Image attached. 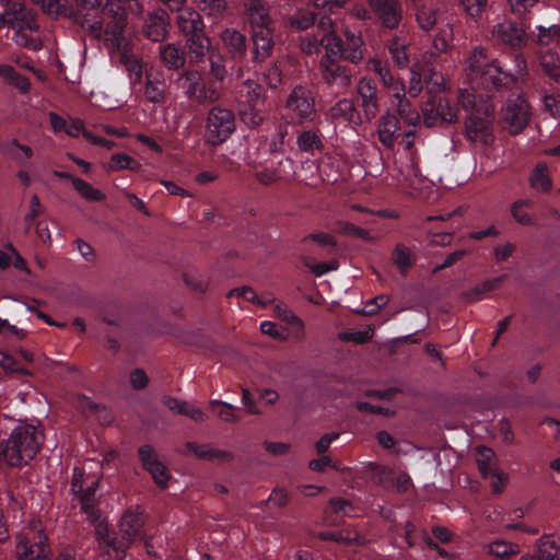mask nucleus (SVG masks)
<instances>
[{"label": "nucleus", "instance_id": "338daca9", "mask_svg": "<svg viewBox=\"0 0 560 560\" xmlns=\"http://www.w3.org/2000/svg\"><path fill=\"white\" fill-rule=\"evenodd\" d=\"M465 13L477 21L487 5L488 0H458Z\"/></svg>", "mask_w": 560, "mask_h": 560}, {"label": "nucleus", "instance_id": "ea45409f", "mask_svg": "<svg viewBox=\"0 0 560 560\" xmlns=\"http://www.w3.org/2000/svg\"><path fill=\"white\" fill-rule=\"evenodd\" d=\"M487 551L495 558L508 559L520 552V546L511 541L497 539L488 544Z\"/></svg>", "mask_w": 560, "mask_h": 560}, {"label": "nucleus", "instance_id": "72a5a7b5", "mask_svg": "<svg viewBox=\"0 0 560 560\" xmlns=\"http://www.w3.org/2000/svg\"><path fill=\"white\" fill-rule=\"evenodd\" d=\"M178 88L183 89L189 97L205 100L200 89V74L198 72H186L177 79Z\"/></svg>", "mask_w": 560, "mask_h": 560}, {"label": "nucleus", "instance_id": "4be33fe9", "mask_svg": "<svg viewBox=\"0 0 560 560\" xmlns=\"http://www.w3.org/2000/svg\"><path fill=\"white\" fill-rule=\"evenodd\" d=\"M187 448L195 454L198 458L214 462V463H230L234 458L233 452L214 446L212 444H194L189 443Z\"/></svg>", "mask_w": 560, "mask_h": 560}, {"label": "nucleus", "instance_id": "a19ab883", "mask_svg": "<svg viewBox=\"0 0 560 560\" xmlns=\"http://www.w3.org/2000/svg\"><path fill=\"white\" fill-rule=\"evenodd\" d=\"M183 280L187 287L199 293L205 292L209 284L208 277L194 267H189L183 272Z\"/></svg>", "mask_w": 560, "mask_h": 560}, {"label": "nucleus", "instance_id": "3c124183", "mask_svg": "<svg viewBox=\"0 0 560 560\" xmlns=\"http://www.w3.org/2000/svg\"><path fill=\"white\" fill-rule=\"evenodd\" d=\"M322 46H324L326 49L325 56L331 57L339 55L343 57V43L334 32L322 34Z\"/></svg>", "mask_w": 560, "mask_h": 560}, {"label": "nucleus", "instance_id": "4468645a", "mask_svg": "<svg viewBox=\"0 0 560 560\" xmlns=\"http://www.w3.org/2000/svg\"><path fill=\"white\" fill-rule=\"evenodd\" d=\"M319 71L323 80L328 85L348 88L351 84L352 74L347 67L338 63L330 56H324L319 62Z\"/></svg>", "mask_w": 560, "mask_h": 560}, {"label": "nucleus", "instance_id": "4c0bfd02", "mask_svg": "<svg viewBox=\"0 0 560 560\" xmlns=\"http://www.w3.org/2000/svg\"><path fill=\"white\" fill-rule=\"evenodd\" d=\"M475 454L479 471L483 477H488L498 467L494 452L486 446H477Z\"/></svg>", "mask_w": 560, "mask_h": 560}, {"label": "nucleus", "instance_id": "49530a36", "mask_svg": "<svg viewBox=\"0 0 560 560\" xmlns=\"http://www.w3.org/2000/svg\"><path fill=\"white\" fill-rule=\"evenodd\" d=\"M259 104L245 103L241 104L240 116L242 121L250 127H257L262 121L261 110L257 107Z\"/></svg>", "mask_w": 560, "mask_h": 560}, {"label": "nucleus", "instance_id": "c85d7f7f", "mask_svg": "<svg viewBox=\"0 0 560 560\" xmlns=\"http://www.w3.org/2000/svg\"><path fill=\"white\" fill-rule=\"evenodd\" d=\"M178 11L177 24L186 36L202 32L203 23L196 10L192 8H180Z\"/></svg>", "mask_w": 560, "mask_h": 560}, {"label": "nucleus", "instance_id": "2eb2a0df", "mask_svg": "<svg viewBox=\"0 0 560 560\" xmlns=\"http://www.w3.org/2000/svg\"><path fill=\"white\" fill-rule=\"evenodd\" d=\"M287 106L301 120H313L315 117V102L305 88H295L287 101Z\"/></svg>", "mask_w": 560, "mask_h": 560}, {"label": "nucleus", "instance_id": "bf43d9fd", "mask_svg": "<svg viewBox=\"0 0 560 560\" xmlns=\"http://www.w3.org/2000/svg\"><path fill=\"white\" fill-rule=\"evenodd\" d=\"M389 52L392 55L394 62L398 67L404 68L407 66V63L409 61V56L407 52V45L405 42L397 39V38L394 39L389 44Z\"/></svg>", "mask_w": 560, "mask_h": 560}, {"label": "nucleus", "instance_id": "e2e57ef3", "mask_svg": "<svg viewBox=\"0 0 560 560\" xmlns=\"http://www.w3.org/2000/svg\"><path fill=\"white\" fill-rule=\"evenodd\" d=\"M410 82L408 88V93L411 97H417L421 93L422 85V67L420 63L412 65L410 69Z\"/></svg>", "mask_w": 560, "mask_h": 560}, {"label": "nucleus", "instance_id": "4d7b16f0", "mask_svg": "<svg viewBox=\"0 0 560 560\" xmlns=\"http://www.w3.org/2000/svg\"><path fill=\"white\" fill-rule=\"evenodd\" d=\"M536 43L541 46H548L555 42L560 40V26L552 24L548 27L537 26Z\"/></svg>", "mask_w": 560, "mask_h": 560}, {"label": "nucleus", "instance_id": "37998d69", "mask_svg": "<svg viewBox=\"0 0 560 560\" xmlns=\"http://www.w3.org/2000/svg\"><path fill=\"white\" fill-rule=\"evenodd\" d=\"M362 44H363V42L360 36L355 35L353 33L346 32V46L343 45V47H345L343 58L353 63H357L360 60H362V58H363V52L361 49Z\"/></svg>", "mask_w": 560, "mask_h": 560}, {"label": "nucleus", "instance_id": "c03bdc74", "mask_svg": "<svg viewBox=\"0 0 560 560\" xmlns=\"http://www.w3.org/2000/svg\"><path fill=\"white\" fill-rule=\"evenodd\" d=\"M393 105L396 107L399 116L410 126L416 128L420 124V115L417 109L412 108L406 95L395 101Z\"/></svg>", "mask_w": 560, "mask_h": 560}, {"label": "nucleus", "instance_id": "0eeeda50", "mask_svg": "<svg viewBox=\"0 0 560 560\" xmlns=\"http://www.w3.org/2000/svg\"><path fill=\"white\" fill-rule=\"evenodd\" d=\"M101 474L90 476L85 471V466L73 469L71 492L78 498L82 511L89 513L97 503L96 489L98 487Z\"/></svg>", "mask_w": 560, "mask_h": 560}, {"label": "nucleus", "instance_id": "f03ea898", "mask_svg": "<svg viewBox=\"0 0 560 560\" xmlns=\"http://www.w3.org/2000/svg\"><path fill=\"white\" fill-rule=\"evenodd\" d=\"M113 36L106 38L110 45L112 59L118 61L125 67L130 83L132 85L141 83L143 71L148 68L147 65L138 58L131 49V37L129 34L120 35L119 25L113 32Z\"/></svg>", "mask_w": 560, "mask_h": 560}, {"label": "nucleus", "instance_id": "864d4df0", "mask_svg": "<svg viewBox=\"0 0 560 560\" xmlns=\"http://www.w3.org/2000/svg\"><path fill=\"white\" fill-rule=\"evenodd\" d=\"M532 203L529 200H517L511 206V214L522 225H532L533 218L528 212Z\"/></svg>", "mask_w": 560, "mask_h": 560}, {"label": "nucleus", "instance_id": "aec40b11", "mask_svg": "<svg viewBox=\"0 0 560 560\" xmlns=\"http://www.w3.org/2000/svg\"><path fill=\"white\" fill-rule=\"evenodd\" d=\"M143 524L142 511L140 509H130L121 517L119 532L122 538L129 544L141 537Z\"/></svg>", "mask_w": 560, "mask_h": 560}, {"label": "nucleus", "instance_id": "423d86ee", "mask_svg": "<svg viewBox=\"0 0 560 560\" xmlns=\"http://www.w3.org/2000/svg\"><path fill=\"white\" fill-rule=\"evenodd\" d=\"M235 131L234 114L225 108L214 107L207 117L206 141L212 145L225 142Z\"/></svg>", "mask_w": 560, "mask_h": 560}, {"label": "nucleus", "instance_id": "ddd939ff", "mask_svg": "<svg viewBox=\"0 0 560 560\" xmlns=\"http://www.w3.org/2000/svg\"><path fill=\"white\" fill-rule=\"evenodd\" d=\"M492 38L510 47H522L526 43V33L523 27L510 19H503L493 25Z\"/></svg>", "mask_w": 560, "mask_h": 560}, {"label": "nucleus", "instance_id": "5701e85b", "mask_svg": "<svg viewBox=\"0 0 560 560\" xmlns=\"http://www.w3.org/2000/svg\"><path fill=\"white\" fill-rule=\"evenodd\" d=\"M275 315L290 325V336L295 341H302L305 338L304 323L283 302L275 303Z\"/></svg>", "mask_w": 560, "mask_h": 560}, {"label": "nucleus", "instance_id": "393cba45", "mask_svg": "<svg viewBox=\"0 0 560 560\" xmlns=\"http://www.w3.org/2000/svg\"><path fill=\"white\" fill-rule=\"evenodd\" d=\"M492 59L487 57V51L483 47H475L466 59L465 74L471 82L478 81L483 69L491 63Z\"/></svg>", "mask_w": 560, "mask_h": 560}, {"label": "nucleus", "instance_id": "9b49d317", "mask_svg": "<svg viewBox=\"0 0 560 560\" xmlns=\"http://www.w3.org/2000/svg\"><path fill=\"white\" fill-rule=\"evenodd\" d=\"M2 19L4 25L13 31L28 30L31 33L38 31L34 13L21 2H10L2 12Z\"/></svg>", "mask_w": 560, "mask_h": 560}, {"label": "nucleus", "instance_id": "13d9d810", "mask_svg": "<svg viewBox=\"0 0 560 560\" xmlns=\"http://www.w3.org/2000/svg\"><path fill=\"white\" fill-rule=\"evenodd\" d=\"M28 33H31L28 30L14 31L12 39L16 45L21 47H26L35 51L39 50L42 48V42L39 37L28 35Z\"/></svg>", "mask_w": 560, "mask_h": 560}, {"label": "nucleus", "instance_id": "603ef678", "mask_svg": "<svg viewBox=\"0 0 560 560\" xmlns=\"http://www.w3.org/2000/svg\"><path fill=\"white\" fill-rule=\"evenodd\" d=\"M189 51L195 58L203 57L210 47V40L202 32L188 36Z\"/></svg>", "mask_w": 560, "mask_h": 560}, {"label": "nucleus", "instance_id": "dca6fc26", "mask_svg": "<svg viewBox=\"0 0 560 560\" xmlns=\"http://www.w3.org/2000/svg\"><path fill=\"white\" fill-rule=\"evenodd\" d=\"M520 560H560V541L552 534L540 536L533 553H526Z\"/></svg>", "mask_w": 560, "mask_h": 560}, {"label": "nucleus", "instance_id": "79ce46f5", "mask_svg": "<svg viewBox=\"0 0 560 560\" xmlns=\"http://www.w3.org/2000/svg\"><path fill=\"white\" fill-rule=\"evenodd\" d=\"M0 78L22 93L30 90V81L25 77L19 75L10 65H0Z\"/></svg>", "mask_w": 560, "mask_h": 560}, {"label": "nucleus", "instance_id": "f257e3e1", "mask_svg": "<svg viewBox=\"0 0 560 560\" xmlns=\"http://www.w3.org/2000/svg\"><path fill=\"white\" fill-rule=\"evenodd\" d=\"M44 442L42 430L28 423L18 424L7 441L0 442V462L9 466L27 464Z\"/></svg>", "mask_w": 560, "mask_h": 560}, {"label": "nucleus", "instance_id": "2f4dec72", "mask_svg": "<svg viewBox=\"0 0 560 560\" xmlns=\"http://www.w3.org/2000/svg\"><path fill=\"white\" fill-rule=\"evenodd\" d=\"M160 57L168 69H179L185 63V54L177 44H166L160 46Z\"/></svg>", "mask_w": 560, "mask_h": 560}, {"label": "nucleus", "instance_id": "412c9836", "mask_svg": "<svg viewBox=\"0 0 560 560\" xmlns=\"http://www.w3.org/2000/svg\"><path fill=\"white\" fill-rule=\"evenodd\" d=\"M370 3L384 26L394 28L401 19V10L397 0H370Z\"/></svg>", "mask_w": 560, "mask_h": 560}, {"label": "nucleus", "instance_id": "bb28decb", "mask_svg": "<svg viewBox=\"0 0 560 560\" xmlns=\"http://www.w3.org/2000/svg\"><path fill=\"white\" fill-rule=\"evenodd\" d=\"M144 96L151 103H161L166 93L165 80L155 73L154 69H145Z\"/></svg>", "mask_w": 560, "mask_h": 560}, {"label": "nucleus", "instance_id": "a878e982", "mask_svg": "<svg viewBox=\"0 0 560 560\" xmlns=\"http://www.w3.org/2000/svg\"><path fill=\"white\" fill-rule=\"evenodd\" d=\"M167 27L168 22L166 13L163 11L154 12L147 18L143 24V32L152 42H160L166 37Z\"/></svg>", "mask_w": 560, "mask_h": 560}, {"label": "nucleus", "instance_id": "6e6d98bb", "mask_svg": "<svg viewBox=\"0 0 560 560\" xmlns=\"http://www.w3.org/2000/svg\"><path fill=\"white\" fill-rule=\"evenodd\" d=\"M429 91L432 93L444 92L451 89L450 81L444 77L443 73L430 69L429 74L425 77Z\"/></svg>", "mask_w": 560, "mask_h": 560}, {"label": "nucleus", "instance_id": "f3484780", "mask_svg": "<svg viewBox=\"0 0 560 560\" xmlns=\"http://www.w3.org/2000/svg\"><path fill=\"white\" fill-rule=\"evenodd\" d=\"M361 107L368 119H373L378 112L377 88L372 79L361 78L357 84Z\"/></svg>", "mask_w": 560, "mask_h": 560}, {"label": "nucleus", "instance_id": "c756f323", "mask_svg": "<svg viewBox=\"0 0 560 560\" xmlns=\"http://www.w3.org/2000/svg\"><path fill=\"white\" fill-rule=\"evenodd\" d=\"M330 116L332 119L340 120L346 124H359L361 121L360 114L354 103L349 98L339 100L331 108Z\"/></svg>", "mask_w": 560, "mask_h": 560}, {"label": "nucleus", "instance_id": "cd10ccee", "mask_svg": "<svg viewBox=\"0 0 560 560\" xmlns=\"http://www.w3.org/2000/svg\"><path fill=\"white\" fill-rule=\"evenodd\" d=\"M478 81L499 89L512 82V74H510L508 71H504L498 60L492 59L491 63H489L487 68L483 69V72L481 73Z\"/></svg>", "mask_w": 560, "mask_h": 560}, {"label": "nucleus", "instance_id": "a18cd8bd", "mask_svg": "<svg viewBox=\"0 0 560 560\" xmlns=\"http://www.w3.org/2000/svg\"><path fill=\"white\" fill-rule=\"evenodd\" d=\"M72 186L75 191L88 201H102L105 199V195L101 190L94 188L80 177L72 179Z\"/></svg>", "mask_w": 560, "mask_h": 560}, {"label": "nucleus", "instance_id": "1a4fd4ad", "mask_svg": "<svg viewBox=\"0 0 560 560\" xmlns=\"http://www.w3.org/2000/svg\"><path fill=\"white\" fill-rule=\"evenodd\" d=\"M424 124L434 127L458 120V109L446 97L432 98L422 109Z\"/></svg>", "mask_w": 560, "mask_h": 560}, {"label": "nucleus", "instance_id": "6e6552de", "mask_svg": "<svg viewBox=\"0 0 560 560\" xmlns=\"http://www.w3.org/2000/svg\"><path fill=\"white\" fill-rule=\"evenodd\" d=\"M502 120L511 135L521 133L530 119V108L523 95H513L501 109Z\"/></svg>", "mask_w": 560, "mask_h": 560}, {"label": "nucleus", "instance_id": "774afa93", "mask_svg": "<svg viewBox=\"0 0 560 560\" xmlns=\"http://www.w3.org/2000/svg\"><path fill=\"white\" fill-rule=\"evenodd\" d=\"M544 109L553 118H560V94H546L542 98Z\"/></svg>", "mask_w": 560, "mask_h": 560}, {"label": "nucleus", "instance_id": "052dcab7", "mask_svg": "<svg viewBox=\"0 0 560 560\" xmlns=\"http://www.w3.org/2000/svg\"><path fill=\"white\" fill-rule=\"evenodd\" d=\"M296 144L300 150L308 152L319 149L322 140L316 132L304 131L298 137Z\"/></svg>", "mask_w": 560, "mask_h": 560}, {"label": "nucleus", "instance_id": "c9c22d12", "mask_svg": "<svg viewBox=\"0 0 560 560\" xmlns=\"http://www.w3.org/2000/svg\"><path fill=\"white\" fill-rule=\"evenodd\" d=\"M392 260L397 269L405 273L413 265L416 255L408 246L397 244L393 250Z\"/></svg>", "mask_w": 560, "mask_h": 560}, {"label": "nucleus", "instance_id": "b1692460", "mask_svg": "<svg viewBox=\"0 0 560 560\" xmlns=\"http://www.w3.org/2000/svg\"><path fill=\"white\" fill-rule=\"evenodd\" d=\"M246 14L253 32L269 28V9L262 0H249Z\"/></svg>", "mask_w": 560, "mask_h": 560}, {"label": "nucleus", "instance_id": "a211bd4d", "mask_svg": "<svg viewBox=\"0 0 560 560\" xmlns=\"http://www.w3.org/2000/svg\"><path fill=\"white\" fill-rule=\"evenodd\" d=\"M293 174V161L289 158L279 161L277 166H266L255 171V178L264 184L270 185L279 180H287Z\"/></svg>", "mask_w": 560, "mask_h": 560}, {"label": "nucleus", "instance_id": "0e129e2a", "mask_svg": "<svg viewBox=\"0 0 560 560\" xmlns=\"http://www.w3.org/2000/svg\"><path fill=\"white\" fill-rule=\"evenodd\" d=\"M7 151L12 155V158L19 164H24L25 161L27 159L32 158V155H33L32 148H30L27 145H23V144L19 143L16 140H12L9 143Z\"/></svg>", "mask_w": 560, "mask_h": 560}, {"label": "nucleus", "instance_id": "20e7f679", "mask_svg": "<svg viewBox=\"0 0 560 560\" xmlns=\"http://www.w3.org/2000/svg\"><path fill=\"white\" fill-rule=\"evenodd\" d=\"M401 190L410 197L421 200L430 199L434 192V184L422 176L418 168V160L411 155L407 161L398 159Z\"/></svg>", "mask_w": 560, "mask_h": 560}, {"label": "nucleus", "instance_id": "f704fd0d", "mask_svg": "<svg viewBox=\"0 0 560 560\" xmlns=\"http://www.w3.org/2000/svg\"><path fill=\"white\" fill-rule=\"evenodd\" d=\"M539 63L545 73L560 83V57L556 51L546 50L539 55Z\"/></svg>", "mask_w": 560, "mask_h": 560}, {"label": "nucleus", "instance_id": "69168bd1", "mask_svg": "<svg viewBox=\"0 0 560 560\" xmlns=\"http://www.w3.org/2000/svg\"><path fill=\"white\" fill-rule=\"evenodd\" d=\"M370 65L372 70L378 74L380 80L385 88L393 85V83H395L398 80L392 74L388 67L384 65L381 60L372 59L370 61Z\"/></svg>", "mask_w": 560, "mask_h": 560}, {"label": "nucleus", "instance_id": "473e14b6", "mask_svg": "<svg viewBox=\"0 0 560 560\" xmlns=\"http://www.w3.org/2000/svg\"><path fill=\"white\" fill-rule=\"evenodd\" d=\"M504 278V276H501L477 284L464 293V299L470 303L485 299L488 292L498 289L501 285Z\"/></svg>", "mask_w": 560, "mask_h": 560}, {"label": "nucleus", "instance_id": "6ab92c4d", "mask_svg": "<svg viewBox=\"0 0 560 560\" xmlns=\"http://www.w3.org/2000/svg\"><path fill=\"white\" fill-rule=\"evenodd\" d=\"M95 534L100 548L107 556L108 560H122L125 546L110 538L107 523L100 521L95 525Z\"/></svg>", "mask_w": 560, "mask_h": 560}, {"label": "nucleus", "instance_id": "8fccbe9b", "mask_svg": "<svg viewBox=\"0 0 560 560\" xmlns=\"http://www.w3.org/2000/svg\"><path fill=\"white\" fill-rule=\"evenodd\" d=\"M458 103L463 109L470 113H477L480 104H489V102L477 97L475 93L468 89H460L457 96Z\"/></svg>", "mask_w": 560, "mask_h": 560}, {"label": "nucleus", "instance_id": "39448f33", "mask_svg": "<svg viewBox=\"0 0 560 560\" xmlns=\"http://www.w3.org/2000/svg\"><path fill=\"white\" fill-rule=\"evenodd\" d=\"M50 552L47 537L39 528V524H34L28 533L16 536L15 557L18 560H47Z\"/></svg>", "mask_w": 560, "mask_h": 560}, {"label": "nucleus", "instance_id": "7c9ffc66", "mask_svg": "<svg viewBox=\"0 0 560 560\" xmlns=\"http://www.w3.org/2000/svg\"><path fill=\"white\" fill-rule=\"evenodd\" d=\"M252 38L257 59H265L270 56L273 48V37L270 28L253 32Z\"/></svg>", "mask_w": 560, "mask_h": 560}, {"label": "nucleus", "instance_id": "680f3d73", "mask_svg": "<svg viewBox=\"0 0 560 560\" xmlns=\"http://www.w3.org/2000/svg\"><path fill=\"white\" fill-rule=\"evenodd\" d=\"M300 48L306 55H317L322 48V34H306L300 39Z\"/></svg>", "mask_w": 560, "mask_h": 560}, {"label": "nucleus", "instance_id": "58836bf2", "mask_svg": "<svg viewBox=\"0 0 560 560\" xmlns=\"http://www.w3.org/2000/svg\"><path fill=\"white\" fill-rule=\"evenodd\" d=\"M397 125L398 121L395 116L387 114L381 117L377 132L380 141L384 145L390 147L394 143Z\"/></svg>", "mask_w": 560, "mask_h": 560}, {"label": "nucleus", "instance_id": "5fc2aeb1", "mask_svg": "<svg viewBox=\"0 0 560 560\" xmlns=\"http://www.w3.org/2000/svg\"><path fill=\"white\" fill-rule=\"evenodd\" d=\"M221 38L228 49L233 52H241L245 48V37L240 32L235 30H225Z\"/></svg>", "mask_w": 560, "mask_h": 560}, {"label": "nucleus", "instance_id": "de8ad7c7", "mask_svg": "<svg viewBox=\"0 0 560 560\" xmlns=\"http://www.w3.org/2000/svg\"><path fill=\"white\" fill-rule=\"evenodd\" d=\"M91 103L93 106L104 110H113L120 107L124 101L114 98L112 95L104 91H92Z\"/></svg>", "mask_w": 560, "mask_h": 560}, {"label": "nucleus", "instance_id": "9d476101", "mask_svg": "<svg viewBox=\"0 0 560 560\" xmlns=\"http://www.w3.org/2000/svg\"><path fill=\"white\" fill-rule=\"evenodd\" d=\"M138 5L137 0H106L103 13L106 16V38L112 37L113 32L119 25L120 35L128 34L126 27V12Z\"/></svg>", "mask_w": 560, "mask_h": 560}, {"label": "nucleus", "instance_id": "e433bc0d", "mask_svg": "<svg viewBox=\"0 0 560 560\" xmlns=\"http://www.w3.org/2000/svg\"><path fill=\"white\" fill-rule=\"evenodd\" d=\"M530 186L538 191H547L551 188L549 168L545 162H539L534 167L530 177Z\"/></svg>", "mask_w": 560, "mask_h": 560}, {"label": "nucleus", "instance_id": "7ed1b4c3", "mask_svg": "<svg viewBox=\"0 0 560 560\" xmlns=\"http://www.w3.org/2000/svg\"><path fill=\"white\" fill-rule=\"evenodd\" d=\"M465 137L476 148H486L493 142V107L490 104H480L477 113L467 115Z\"/></svg>", "mask_w": 560, "mask_h": 560}, {"label": "nucleus", "instance_id": "f8f14e48", "mask_svg": "<svg viewBox=\"0 0 560 560\" xmlns=\"http://www.w3.org/2000/svg\"><path fill=\"white\" fill-rule=\"evenodd\" d=\"M139 456L143 468L151 475L155 485L165 488L171 475L156 452L150 445H143L139 448Z\"/></svg>", "mask_w": 560, "mask_h": 560}, {"label": "nucleus", "instance_id": "09e8293b", "mask_svg": "<svg viewBox=\"0 0 560 560\" xmlns=\"http://www.w3.org/2000/svg\"><path fill=\"white\" fill-rule=\"evenodd\" d=\"M210 407L215 410L218 418L228 423H236L240 417L235 413V407L226 401L213 399Z\"/></svg>", "mask_w": 560, "mask_h": 560}]
</instances>
